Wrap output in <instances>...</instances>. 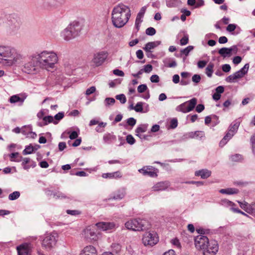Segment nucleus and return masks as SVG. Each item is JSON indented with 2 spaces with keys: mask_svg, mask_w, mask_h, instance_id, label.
Wrapping results in <instances>:
<instances>
[{
  "mask_svg": "<svg viewBox=\"0 0 255 255\" xmlns=\"http://www.w3.org/2000/svg\"><path fill=\"white\" fill-rule=\"evenodd\" d=\"M238 48L236 45H233L230 48L224 47L221 48L218 52L224 58L230 57L232 55V52L236 53Z\"/></svg>",
  "mask_w": 255,
  "mask_h": 255,
  "instance_id": "obj_18",
  "label": "nucleus"
},
{
  "mask_svg": "<svg viewBox=\"0 0 255 255\" xmlns=\"http://www.w3.org/2000/svg\"><path fill=\"white\" fill-rule=\"evenodd\" d=\"M64 116V112H59L58 114H57L56 115H55L53 118H54V121H57V123H58L59 121H60L61 119H62L63 118Z\"/></svg>",
  "mask_w": 255,
  "mask_h": 255,
  "instance_id": "obj_51",
  "label": "nucleus"
},
{
  "mask_svg": "<svg viewBox=\"0 0 255 255\" xmlns=\"http://www.w3.org/2000/svg\"><path fill=\"white\" fill-rule=\"evenodd\" d=\"M25 98V97H21L18 95H15L11 96L8 101L11 104L20 103V105H22Z\"/></svg>",
  "mask_w": 255,
  "mask_h": 255,
  "instance_id": "obj_25",
  "label": "nucleus"
},
{
  "mask_svg": "<svg viewBox=\"0 0 255 255\" xmlns=\"http://www.w3.org/2000/svg\"><path fill=\"white\" fill-rule=\"evenodd\" d=\"M131 16L130 7L123 3L115 6L112 11V21L113 25L117 28L125 25Z\"/></svg>",
  "mask_w": 255,
  "mask_h": 255,
  "instance_id": "obj_2",
  "label": "nucleus"
},
{
  "mask_svg": "<svg viewBox=\"0 0 255 255\" xmlns=\"http://www.w3.org/2000/svg\"><path fill=\"white\" fill-rule=\"evenodd\" d=\"M234 133H232L229 130L224 136V138L220 142V146H224L227 143V142L234 136Z\"/></svg>",
  "mask_w": 255,
  "mask_h": 255,
  "instance_id": "obj_29",
  "label": "nucleus"
},
{
  "mask_svg": "<svg viewBox=\"0 0 255 255\" xmlns=\"http://www.w3.org/2000/svg\"><path fill=\"white\" fill-rule=\"evenodd\" d=\"M95 226L100 230L103 231H109L116 227L114 222H101L96 224Z\"/></svg>",
  "mask_w": 255,
  "mask_h": 255,
  "instance_id": "obj_17",
  "label": "nucleus"
},
{
  "mask_svg": "<svg viewBox=\"0 0 255 255\" xmlns=\"http://www.w3.org/2000/svg\"><path fill=\"white\" fill-rule=\"evenodd\" d=\"M23 59L22 54L14 47L7 44H0V63L11 67Z\"/></svg>",
  "mask_w": 255,
  "mask_h": 255,
  "instance_id": "obj_1",
  "label": "nucleus"
},
{
  "mask_svg": "<svg viewBox=\"0 0 255 255\" xmlns=\"http://www.w3.org/2000/svg\"><path fill=\"white\" fill-rule=\"evenodd\" d=\"M11 161L19 162L22 161V156L18 152L12 153L9 155Z\"/></svg>",
  "mask_w": 255,
  "mask_h": 255,
  "instance_id": "obj_33",
  "label": "nucleus"
},
{
  "mask_svg": "<svg viewBox=\"0 0 255 255\" xmlns=\"http://www.w3.org/2000/svg\"><path fill=\"white\" fill-rule=\"evenodd\" d=\"M237 79L235 74H232L226 78V81L228 83H233L235 80Z\"/></svg>",
  "mask_w": 255,
  "mask_h": 255,
  "instance_id": "obj_56",
  "label": "nucleus"
},
{
  "mask_svg": "<svg viewBox=\"0 0 255 255\" xmlns=\"http://www.w3.org/2000/svg\"><path fill=\"white\" fill-rule=\"evenodd\" d=\"M218 251L216 241H211L202 250L204 255H215Z\"/></svg>",
  "mask_w": 255,
  "mask_h": 255,
  "instance_id": "obj_13",
  "label": "nucleus"
},
{
  "mask_svg": "<svg viewBox=\"0 0 255 255\" xmlns=\"http://www.w3.org/2000/svg\"><path fill=\"white\" fill-rule=\"evenodd\" d=\"M116 98L117 100H118L120 101L122 104H125L127 101V99L124 94H120L116 96Z\"/></svg>",
  "mask_w": 255,
  "mask_h": 255,
  "instance_id": "obj_48",
  "label": "nucleus"
},
{
  "mask_svg": "<svg viewBox=\"0 0 255 255\" xmlns=\"http://www.w3.org/2000/svg\"><path fill=\"white\" fill-rule=\"evenodd\" d=\"M77 22L68 25L61 33V36L66 41H69L77 36L80 31Z\"/></svg>",
  "mask_w": 255,
  "mask_h": 255,
  "instance_id": "obj_6",
  "label": "nucleus"
},
{
  "mask_svg": "<svg viewBox=\"0 0 255 255\" xmlns=\"http://www.w3.org/2000/svg\"><path fill=\"white\" fill-rule=\"evenodd\" d=\"M161 43V42L160 41L149 42L145 45V46L143 49L146 53H149L151 54V52H152L151 50L159 45Z\"/></svg>",
  "mask_w": 255,
  "mask_h": 255,
  "instance_id": "obj_20",
  "label": "nucleus"
},
{
  "mask_svg": "<svg viewBox=\"0 0 255 255\" xmlns=\"http://www.w3.org/2000/svg\"><path fill=\"white\" fill-rule=\"evenodd\" d=\"M26 129H27V130H28V134L26 135L27 137L34 138L36 137V134L35 132L31 131L32 128L30 126H28V128H27Z\"/></svg>",
  "mask_w": 255,
  "mask_h": 255,
  "instance_id": "obj_50",
  "label": "nucleus"
},
{
  "mask_svg": "<svg viewBox=\"0 0 255 255\" xmlns=\"http://www.w3.org/2000/svg\"><path fill=\"white\" fill-rule=\"evenodd\" d=\"M68 134H69V138L71 139H76L78 136V134L77 131H73L70 133V131L67 132Z\"/></svg>",
  "mask_w": 255,
  "mask_h": 255,
  "instance_id": "obj_61",
  "label": "nucleus"
},
{
  "mask_svg": "<svg viewBox=\"0 0 255 255\" xmlns=\"http://www.w3.org/2000/svg\"><path fill=\"white\" fill-rule=\"evenodd\" d=\"M250 141L252 144L253 152L254 155H255V133L251 136Z\"/></svg>",
  "mask_w": 255,
  "mask_h": 255,
  "instance_id": "obj_54",
  "label": "nucleus"
},
{
  "mask_svg": "<svg viewBox=\"0 0 255 255\" xmlns=\"http://www.w3.org/2000/svg\"><path fill=\"white\" fill-rule=\"evenodd\" d=\"M248 213L255 217V203L250 205L249 209L248 210Z\"/></svg>",
  "mask_w": 255,
  "mask_h": 255,
  "instance_id": "obj_49",
  "label": "nucleus"
},
{
  "mask_svg": "<svg viewBox=\"0 0 255 255\" xmlns=\"http://www.w3.org/2000/svg\"><path fill=\"white\" fill-rule=\"evenodd\" d=\"M150 80L152 83H158L159 81V77L157 75H153L150 77Z\"/></svg>",
  "mask_w": 255,
  "mask_h": 255,
  "instance_id": "obj_62",
  "label": "nucleus"
},
{
  "mask_svg": "<svg viewBox=\"0 0 255 255\" xmlns=\"http://www.w3.org/2000/svg\"><path fill=\"white\" fill-rule=\"evenodd\" d=\"M57 235L55 233L46 234L42 242V247L44 249L50 251L56 245Z\"/></svg>",
  "mask_w": 255,
  "mask_h": 255,
  "instance_id": "obj_8",
  "label": "nucleus"
},
{
  "mask_svg": "<svg viewBox=\"0 0 255 255\" xmlns=\"http://www.w3.org/2000/svg\"><path fill=\"white\" fill-rule=\"evenodd\" d=\"M210 242L208 238L204 235H199L195 239V245L197 249L202 250Z\"/></svg>",
  "mask_w": 255,
  "mask_h": 255,
  "instance_id": "obj_14",
  "label": "nucleus"
},
{
  "mask_svg": "<svg viewBox=\"0 0 255 255\" xmlns=\"http://www.w3.org/2000/svg\"><path fill=\"white\" fill-rule=\"evenodd\" d=\"M219 192L222 194L233 195L239 193V190L235 188H228L226 189H222L219 190Z\"/></svg>",
  "mask_w": 255,
  "mask_h": 255,
  "instance_id": "obj_30",
  "label": "nucleus"
},
{
  "mask_svg": "<svg viewBox=\"0 0 255 255\" xmlns=\"http://www.w3.org/2000/svg\"><path fill=\"white\" fill-rule=\"evenodd\" d=\"M122 176L121 173L118 171L112 173H103L102 177L104 178L117 179L121 178Z\"/></svg>",
  "mask_w": 255,
  "mask_h": 255,
  "instance_id": "obj_26",
  "label": "nucleus"
},
{
  "mask_svg": "<svg viewBox=\"0 0 255 255\" xmlns=\"http://www.w3.org/2000/svg\"><path fill=\"white\" fill-rule=\"evenodd\" d=\"M138 171L143 175L150 177H155L157 176V169L151 166H144L142 168L139 169Z\"/></svg>",
  "mask_w": 255,
  "mask_h": 255,
  "instance_id": "obj_15",
  "label": "nucleus"
},
{
  "mask_svg": "<svg viewBox=\"0 0 255 255\" xmlns=\"http://www.w3.org/2000/svg\"><path fill=\"white\" fill-rule=\"evenodd\" d=\"M147 126L142 125L138 127L135 129L136 135L139 136V133L144 132L147 130Z\"/></svg>",
  "mask_w": 255,
  "mask_h": 255,
  "instance_id": "obj_37",
  "label": "nucleus"
},
{
  "mask_svg": "<svg viewBox=\"0 0 255 255\" xmlns=\"http://www.w3.org/2000/svg\"><path fill=\"white\" fill-rule=\"evenodd\" d=\"M41 69L49 70L53 68L58 61L57 54L51 51H42L35 52Z\"/></svg>",
  "mask_w": 255,
  "mask_h": 255,
  "instance_id": "obj_3",
  "label": "nucleus"
},
{
  "mask_svg": "<svg viewBox=\"0 0 255 255\" xmlns=\"http://www.w3.org/2000/svg\"><path fill=\"white\" fill-rule=\"evenodd\" d=\"M126 194L125 188H122L116 191L113 195V199L115 200H121L124 198Z\"/></svg>",
  "mask_w": 255,
  "mask_h": 255,
  "instance_id": "obj_24",
  "label": "nucleus"
},
{
  "mask_svg": "<svg viewBox=\"0 0 255 255\" xmlns=\"http://www.w3.org/2000/svg\"><path fill=\"white\" fill-rule=\"evenodd\" d=\"M197 103V100L193 98L190 100L186 101L176 108V110L183 113H187L192 111L195 107Z\"/></svg>",
  "mask_w": 255,
  "mask_h": 255,
  "instance_id": "obj_9",
  "label": "nucleus"
},
{
  "mask_svg": "<svg viewBox=\"0 0 255 255\" xmlns=\"http://www.w3.org/2000/svg\"><path fill=\"white\" fill-rule=\"evenodd\" d=\"M249 68V64L248 63H247L240 70L235 72L234 74L237 79H239L243 77L247 73Z\"/></svg>",
  "mask_w": 255,
  "mask_h": 255,
  "instance_id": "obj_23",
  "label": "nucleus"
},
{
  "mask_svg": "<svg viewBox=\"0 0 255 255\" xmlns=\"http://www.w3.org/2000/svg\"><path fill=\"white\" fill-rule=\"evenodd\" d=\"M143 103L142 102H138L135 106L134 107V110L136 112H140L143 113V108H142Z\"/></svg>",
  "mask_w": 255,
  "mask_h": 255,
  "instance_id": "obj_46",
  "label": "nucleus"
},
{
  "mask_svg": "<svg viewBox=\"0 0 255 255\" xmlns=\"http://www.w3.org/2000/svg\"><path fill=\"white\" fill-rule=\"evenodd\" d=\"M169 181H161L155 183L152 187V190L153 191H162L165 190L170 186Z\"/></svg>",
  "mask_w": 255,
  "mask_h": 255,
  "instance_id": "obj_19",
  "label": "nucleus"
},
{
  "mask_svg": "<svg viewBox=\"0 0 255 255\" xmlns=\"http://www.w3.org/2000/svg\"><path fill=\"white\" fill-rule=\"evenodd\" d=\"M188 43V36L185 35L180 40V44L185 45Z\"/></svg>",
  "mask_w": 255,
  "mask_h": 255,
  "instance_id": "obj_60",
  "label": "nucleus"
},
{
  "mask_svg": "<svg viewBox=\"0 0 255 255\" xmlns=\"http://www.w3.org/2000/svg\"><path fill=\"white\" fill-rule=\"evenodd\" d=\"M107 125L106 123L100 122L98 124V126L96 128V130L98 132H102L104 131L103 129H102L101 128H105Z\"/></svg>",
  "mask_w": 255,
  "mask_h": 255,
  "instance_id": "obj_47",
  "label": "nucleus"
},
{
  "mask_svg": "<svg viewBox=\"0 0 255 255\" xmlns=\"http://www.w3.org/2000/svg\"><path fill=\"white\" fill-rule=\"evenodd\" d=\"M211 175V171L207 169H203L197 170L195 172V175L200 176L202 179H206L209 177Z\"/></svg>",
  "mask_w": 255,
  "mask_h": 255,
  "instance_id": "obj_21",
  "label": "nucleus"
},
{
  "mask_svg": "<svg viewBox=\"0 0 255 255\" xmlns=\"http://www.w3.org/2000/svg\"><path fill=\"white\" fill-rule=\"evenodd\" d=\"M116 140V135L112 133H106L103 135V140L105 143L110 144Z\"/></svg>",
  "mask_w": 255,
  "mask_h": 255,
  "instance_id": "obj_27",
  "label": "nucleus"
},
{
  "mask_svg": "<svg viewBox=\"0 0 255 255\" xmlns=\"http://www.w3.org/2000/svg\"><path fill=\"white\" fill-rule=\"evenodd\" d=\"M115 102V100L113 98H107L105 100L104 104L106 107H109L110 106L113 105Z\"/></svg>",
  "mask_w": 255,
  "mask_h": 255,
  "instance_id": "obj_42",
  "label": "nucleus"
},
{
  "mask_svg": "<svg viewBox=\"0 0 255 255\" xmlns=\"http://www.w3.org/2000/svg\"><path fill=\"white\" fill-rule=\"evenodd\" d=\"M18 255H28V249L27 245H21L17 247Z\"/></svg>",
  "mask_w": 255,
  "mask_h": 255,
  "instance_id": "obj_28",
  "label": "nucleus"
},
{
  "mask_svg": "<svg viewBox=\"0 0 255 255\" xmlns=\"http://www.w3.org/2000/svg\"><path fill=\"white\" fill-rule=\"evenodd\" d=\"M159 241L157 234L154 231L145 232L142 237V242L145 246L152 247Z\"/></svg>",
  "mask_w": 255,
  "mask_h": 255,
  "instance_id": "obj_7",
  "label": "nucleus"
},
{
  "mask_svg": "<svg viewBox=\"0 0 255 255\" xmlns=\"http://www.w3.org/2000/svg\"><path fill=\"white\" fill-rule=\"evenodd\" d=\"M230 159L232 161L239 162L243 159L242 155L240 154H235L230 156Z\"/></svg>",
  "mask_w": 255,
  "mask_h": 255,
  "instance_id": "obj_38",
  "label": "nucleus"
},
{
  "mask_svg": "<svg viewBox=\"0 0 255 255\" xmlns=\"http://www.w3.org/2000/svg\"><path fill=\"white\" fill-rule=\"evenodd\" d=\"M147 89V87L145 84H141L138 86L137 91L139 93H142Z\"/></svg>",
  "mask_w": 255,
  "mask_h": 255,
  "instance_id": "obj_55",
  "label": "nucleus"
},
{
  "mask_svg": "<svg viewBox=\"0 0 255 255\" xmlns=\"http://www.w3.org/2000/svg\"><path fill=\"white\" fill-rule=\"evenodd\" d=\"M146 34L148 35L152 36L156 33V30L153 27H148L146 29Z\"/></svg>",
  "mask_w": 255,
  "mask_h": 255,
  "instance_id": "obj_53",
  "label": "nucleus"
},
{
  "mask_svg": "<svg viewBox=\"0 0 255 255\" xmlns=\"http://www.w3.org/2000/svg\"><path fill=\"white\" fill-rule=\"evenodd\" d=\"M20 195L19 191H14L8 195V199L10 201L16 200L19 197Z\"/></svg>",
  "mask_w": 255,
  "mask_h": 255,
  "instance_id": "obj_39",
  "label": "nucleus"
},
{
  "mask_svg": "<svg viewBox=\"0 0 255 255\" xmlns=\"http://www.w3.org/2000/svg\"><path fill=\"white\" fill-rule=\"evenodd\" d=\"M194 48V47L193 46H188L185 48L182 49L181 50V53L185 56H187L189 54V53L192 51Z\"/></svg>",
  "mask_w": 255,
  "mask_h": 255,
  "instance_id": "obj_45",
  "label": "nucleus"
},
{
  "mask_svg": "<svg viewBox=\"0 0 255 255\" xmlns=\"http://www.w3.org/2000/svg\"><path fill=\"white\" fill-rule=\"evenodd\" d=\"M177 125L178 122L176 119H173L171 120L170 127L171 128H175L177 127Z\"/></svg>",
  "mask_w": 255,
  "mask_h": 255,
  "instance_id": "obj_64",
  "label": "nucleus"
},
{
  "mask_svg": "<svg viewBox=\"0 0 255 255\" xmlns=\"http://www.w3.org/2000/svg\"><path fill=\"white\" fill-rule=\"evenodd\" d=\"M29 60L24 63L22 70L23 72L30 74H34L40 72L41 68L40 67L38 58L35 53L28 57Z\"/></svg>",
  "mask_w": 255,
  "mask_h": 255,
  "instance_id": "obj_4",
  "label": "nucleus"
},
{
  "mask_svg": "<svg viewBox=\"0 0 255 255\" xmlns=\"http://www.w3.org/2000/svg\"><path fill=\"white\" fill-rule=\"evenodd\" d=\"M34 151L33 147L31 145H27L25 147V149L22 151V154L23 155H27L31 154Z\"/></svg>",
  "mask_w": 255,
  "mask_h": 255,
  "instance_id": "obj_41",
  "label": "nucleus"
},
{
  "mask_svg": "<svg viewBox=\"0 0 255 255\" xmlns=\"http://www.w3.org/2000/svg\"><path fill=\"white\" fill-rule=\"evenodd\" d=\"M146 6H144L141 8L139 12L137 13L135 20L136 21H142V18L146 10Z\"/></svg>",
  "mask_w": 255,
  "mask_h": 255,
  "instance_id": "obj_35",
  "label": "nucleus"
},
{
  "mask_svg": "<svg viewBox=\"0 0 255 255\" xmlns=\"http://www.w3.org/2000/svg\"><path fill=\"white\" fill-rule=\"evenodd\" d=\"M221 204L225 206L230 207V209L232 207H234L235 206L234 203L227 199L222 200L221 201Z\"/></svg>",
  "mask_w": 255,
  "mask_h": 255,
  "instance_id": "obj_43",
  "label": "nucleus"
},
{
  "mask_svg": "<svg viewBox=\"0 0 255 255\" xmlns=\"http://www.w3.org/2000/svg\"><path fill=\"white\" fill-rule=\"evenodd\" d=\"M240 124V122L237 120L234 121L230 126L229 130L235 134L238 129Z\"/></svg>",
  "mask_w": 255,
  "mask_h": 255,
  "instance_id": "obj_32",
  "label": "nucleus"
},
{
  "mask_svg": "<svg viewBox=\"0 0 255 255\" xmlns=\"http://www.w3.org/2000/svg\"><path fill=\"white\" fill-rule=\"evenodd\" d=\"M126 140H127V142L131 145H132L135 143L134 138L130 134H129L127 136Z\"/></svg>",
  "mask_w": 255,
  "mask_h": 255,
  "instance_id": "obj_57",
  "label": "nucleus"
},
{
  "mask_svg": "<svg viewBox=\"0 0 255 255\" xmlns=\"http://www.w3.org/2000/svg\"><path fill=\"white\" fill-rule=\"evenodd\" d=\"M42 6L47 9H55L65 2V0H41Z\"/></svg>",
  "mask_w": 255,
  "mask_h": 255,
  "instance_id": "obj_12",
  "label": "nucleus"
},
{
  "mask_svg": "<svg viewBox=\"0 0 255 255\" xmlns=\"http://www.w3.org/2000/svg\"><path fill=\"white\" fill-rule=\"evenodd\" d=\"M169 60V59H165L164 60L163 62L165 65L168 67L173 68L177 66V63L175 60H172V61L169 63H167V62Z\"/></svg>",
  "mask_w": 255,
  "mask_h": 255,
  "instance_id": "obj_44",
  "label": "nucleus"
},
{
  "mask_svg": "<svg viewBox=\"0 0 255 255\" xmlns=\"http://www.w3.org/2000/svg\"><path fill=\"white\" fill-rule=\"evenodd\" d=\"M20 25L21 21L19 18L14 16H10L8 19L7 30L10 34H14L19 30Z\"/></svg>",
  "mask_w": 255,
  "mask_h": 255,
  "instance_id": "obj_10",
  "label": "nucleus"
},
{
  "mask_svg": "<svg viewBox=\"0 0 255 255\" xmlns=\"http://www.w3.org/2000/svg\"><path fill=\"white\" fill-rule=\"evenodd\" d=\"M214 67V63L210 62L206 68L205 73L208 77L210 78L212 77Z\"/></svg>",
  "mask_w": 255,
  "mask_h": 255,
  "instance_id": "obj_34",
  "label": "nucleus"
},
{
  "mask_svg": "<svg viewBox=\"0 0 255 255\" xmlns=\"http://www.w3.org/2000/svg\"><path fill=\"white\" fill-rule=\"evenodd\" d=\"M237 27V25L235 24H229L226 27V30L228 32L234 31Z\"/></svg>",
  "mask_w": 255,
  "mask_h": 255,
  "instance_id": "obj_58",
  "label": "nucleus"
},
{
  "mask_svg": "<svg viewBox=\"0 0 255 255\" xmlns=\"http://www.w3.org/2000/svg\"><path fill=\"white\" fill-rule=\"evenodd\" d=\"M166 5L168 7H175L179 6L181 1L180 0H165Z\"/></svg>",
  "mask_w": 255,
  "mask_h": 255,
  "instance_id": "obj_31",
  "label": "nucleus"
},
{
  "mask_svg": "<svg viewBox=\"0 0 255 255\" xmlns=\"http://www.w3.org/2000/svg\"><path fill=\"white\" fill-rule=\"evenodd\" d=\"M43 121L44 122V125H46L49 123H53L54 124H57V122L54 121V118L51 116H45L43 118Z\"/></svg>",
  "mask_w": 255,
  "mask_h": 255,
  "instance_id": "obj_36",
  "label": "nucleus"
},
{
  "mask_svg": "<svg viewBox=\"0 0 255 255\" xmlns=\"http://www.w3.org/2000/svg\"><path fill=\"white\" fill-rule=\"evenodd\" d=\"M143 70V72L145 73H149L152 70V66L150 64H147L144 66V68L142 69Z\"/></svg>",
  "mask_w": 255,
  "mask_h": 255,
  "instance_id": "obj_63",
  "label": "nucleus"
},
{
  "mask_svg": "<svg viewBox=\"0 0 255 255\" xmlns=\"http://www.w3.org/2000/svg\"><path fill=\"white\" fill-rule=\"evenodd\" d=\"M53 197L56 199L66 198V196L64 195V194L60 191L55 192L53 194Z\"/></svg>",
  "mask_w": 255,
  "mask_h": 255,
  "instance_id": "obj_52",
  "label": "nucleus"
},
{
  "mask_svg": "<svg viewBox=\"0 0 255 255\" xmlns=\"http://www.w3.org/2000/svg\"><path fill=\"white\" fill-rule=\"evenodd\" d=\"M136 120L133 118H129L127 119V123L128 126L133 127L136 124Z\"/></svg>",
  "mask_w": 255,
  "mask_h": 255,
  "instance_id": "obj_59",
  "label": "nucleus"
},
{
  "mask_svg": "<svg viewBox=\"0 0 255 255\" xmlns=\"http://www.w3.org/2000/svg\"><path fill=\"white\" fill-rule=\"evenodd\" d=\"M81 255H97V251L92 246H88L84 248Z\"/></svg>",
  "mask_w": 255,
  "mask_h": 255,
  "instance_id": "obj_22",
  "label": "nucleus"
},
{
  "mask_svg": "<svg viewBox=\"0 0 255 255\" xmlns=\"http://www.w3.org/2000/svg\"><path fill=\"white\" fill-rule=\"evenodd\" d=\"M238 203L240 205V206L242 209L244 210L246 212L248 213V210L249 209V207L251 204H249L248 202L244 201L243 202L238 201Z\"/></svg>",
  "mask_w": 255,
  "mask_h": 255,
  "instance_id": "obj_40",
  "label": "nucleus"
},
{
  "mask_svg": "<svg viewBox=\"0 0 255 255\" xmlns=\"http://www.w3.org/2000/svg\"><path fill=\"white\" fill-rule=\"evenodd\" d=\"M109 55V53L106 51H101L94 54L92 63L95 66H99L102 65L105 61Z\"/></svg>",
  "mask_w": 255,
  "mask_h": 255,
  "instance_id": "obj_11",
  "label": "nucleus"
},
{
  "mask_svg": "<svg viewBox=\"0 0 255 255\" xmlns=\"http://www.w3.org/2000/svg\"><path fill=\"white\" fill-rule=\"evenodd\" d=\"M83 236L85 238L90 241H96L98 239V235L95 232V230L91 227H88L84 230Z\"/></svg>",
  "mask_w": 255,
  "mask_h": 255,
  "instance_id": "obj_16",
  "label": "nucleus"
},
{
  "mask_svg": "<svg viewBox=\"0 0 255 255\" xmlns=\"http://www.w3.org/2000/svg\"><path fill=\"white\" fill-rule=\"evenodd\" d=\"M147 225L146 220L140 218L131 219L125 223V227L127 229L137 231L145 230Z\"/></svg>",
  "mask_w": 255,
  "mask_h": 255,
  "instance_id": "obj_5",
  "label": "nucleus"
}]
</instances>
